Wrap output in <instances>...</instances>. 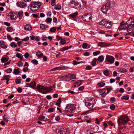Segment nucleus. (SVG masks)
<instances>
[{
	"label": "nucleus",
	"mask_w": 134,
	"mask_h": 134,
	"mask_svg": "<svg viewBox=\"0 0 134 134\" xmlns=\"http://www.w3.org/2000/svg\"><path fill=\"white\" fill-rule=\"evenodd\" d=\"M37 89L39 92L44 94L47 92H51L53 91V88L52 87H44L40 85L37 86Z\"/></svg>",
	"instance_id": "nucleus-1"
},
{
	"label": "nucleus",
	"mask_w": 134,
	"mask_h": 134,
	"mask_svg": "<svg viewBox=\"0 0 134 134\" xmlns=\"http://www.w3.org/2000/svg\"><path fill=\"white\" fill-rule=\"evenodd\" d=\"M41 4L40 2H31L30 4V9L31 11H35L40 8Z\"/></svg>",
	"instance_id": "nucleus-2"
},
{
	"label": "nucleus",
	"mask_w": 134,
	"mask_h": 134,
	"mask_svg": "<svg viewBox=\"0 0 134 134\" xmlns=\"http://www.w3.org/2000/svg\"><path fill=\"white\" fill-rule=\"evenodd\" d=\"M129 121L128 116L125 115H124L121 116L120 118L118 120V125L120 126L125 125Z\"/></svg>",
	"instance_id": "nucleus-3"
},
{
	"label": "nucleus",
	"mask_w": 134,
	"mask_h": 134,
	"mask_svg": "<svg viewBox=\"0 0 134 134\" xmlns=\"http://www.w3.org/2000/svg\"><path fill=\"white\" fill-rule=\"evenodd\" d=\"M70 5L76 9H80L81 7V2L75 0H72L70 2Z\"/></svg>",
	"instance_id": "nucleus-4"
},
{
	"label": "nucleus",
	"mask_w": 134,
	"mask_h": 134,
	"mask_svg": "<svg viewBox=\"0 0 134 134\" xmlns=\"http://www.w3.org/2000/svg\"><path fill=\"white\" fill-rule=\"evenodd\" d=\"M75 109V107L74 104H68L66 105L65 111L68 113H72L74 112Z\"/></svg>",
	"instance_id": "nucleus-5"
},
{
	"label": "nucleus",
	"mask_w": 134,
	"mask_h": 134,
	"mask_svg": "<svg viewBox=\"0 0 134 134\" xmlns=\"http://www.w3.org/2000/svg\"><path fill=\"white\" fill-rule=\"evenodd\" d=\"M94 102V99L93 98H91L85 102V105L88 108L91 109L93 108Z\"/></svg>",
	"instance_id": "nucleus-6"
},
{
	"label": "nucleus",
	"mask_w": 134,
	"mask_h": 134,
	"mask_svg": "<svg viewBox=\"0 0 134 134\" xmlns=\"http://www.w3.org/2000/svg\"><path fill=\"white\" fill-rule=\"evenodd\" d=\"M114 58L111 55H107L105 57V62L106 64H111L114 62Z\"/></svg>",
	"instance_id": "nucleus-7"
},
{
	"label": "nucleus",
	"mask_w": 134,
	"mask_h": 134,
	"mask_svg": "<svg viewBox=\"0 0 134 134\" xmlns=\"http://www.w3.org/2000/svg\"><path fill=\"white\" fill-rule=\"evenodd\" d=\"M132 24H129L128 27L127 29V31L129 33L127 34V35L132 36V35H134V34H131V32H132L133 30H134V23L133 21L132 22H131Z\"/></svg>",
	"instance_id": "nucleus-8"
},
{
	"label": "nucleus",
	"mask_w": 134,
	"mask_h": 134,
	"mask_svg": "<svg viewBox=\"0 0 134 134\" xmlns=\"http://www.w3.org/2000/svg\"><path fill=\"white\" fill-rule=\"evenodd\" d=\"M132 20L131 18H130L129 20L128 21H127L126 23L123 24L121 26H120L119 27V30H123L124 29H127V27H128L129 25L128 24H130L131 22H132Z\"/></svg>",
	"instance_id": "nucleus-9"
},
{
	"label": "nucleus",
	"mask_w": 134,
	"mask_h": 134,
	"mask_svg": "<svg viewBox=\"0 0 134 134\" xmlns=\"http://www.w3.org/2000/svg\"><path fill=\"white\" fill-rule=\"evenodd\" d=\"M26 2L23 0H20V2H17L16 4L18 7L21 8H24L27 6Z\"/></svg>",
	"instance_id": "nucleus-10"
},
{
	"label": "nucleus",
	"mask_w": 134,
	"mask_h": 134,
	"mask_svg": "<svg viewBox=\"0 0 134 134\" xmlns=\"http://www.w3.org/2000/svg\"><path fill=\"white\" fill-rule=\"evenodd\" d=\"M91 18L90 14H87L83 15L82 17V19L84 21L88 22L91 19Z\"/></svg>",
	"instance_id": "nucleus-11"
},
{
	"label": "nucleus",
	"mask_w": 134,
	"mask_h": 134,
	"mask_svg": "<svg viewBox=\"0 0 134 134\" xmlns=\"http://www.w3.org/2000/svg\"><path fill=\"white\" fill-rule=\"evenodd\" d=\"M9 16L11 20H16L18 16V15L14 13H10Z\"/></svg>",
	"instance_id": "nucleus-12"
},
{
	"label": "nucleus",
	"mask_w": 134,
	"mask_h": 134,
	"mask_svg": "<svg viewBox=\"0 0 134 134\" xmlns=\"http://www.w3.org/2000/svg\"><path fill=\"white\" fill-rule=\"evenodd\" d=\"M91 129H92V131L94 133L96 132L97 131H98L99 129L98 127L94 123L92 124L91 125Z\"/></svg>",
	"instance_id": "nucleus-13"
},
{
	"label": "nucleus",
	"mask_w": 134,
	"mask_h": 134,
	"mask_svg": "<svg viewBox=\"0 0 134 134\" xmlns=\"http://www.w3.org/2000/svg\"><path fill=\"white\" fill-rule=\"evenodd\" d=\"M112 26V23L111 22L106 21L104 27L105 28L109 29Z\"/></svg>",
	"instance_id": "nucleus-14"
},
{
	"label": "nucleus",
	"mask_w": 134,
	"mask_h": 134,
	"mask_svg": "<svg viewBox=\"0 0 134 134\" xmlns=\"http://www.w3.org/2000/svg\"><path fill=\"white\" fill-rule=\"evenodd\" d=\"M109 9L105 5H103L101 8V10L104 13L106 14L107 11Z\"/></svg>",
	"instance_id": "nucleus-15"
},
{
	"label": "nucleus",
	"mask_w": 134,
	"mask_h": 134,
	"mask_svg": "<svg viewBox=\"0 0 134 134\" xmlns=\"http://www.w3.org/2000/svg\"><path fill=\"white\" fill-rule=\"evenodd\" d=\"M66 130L65 129L62 128L58 131L57 134H66Z\"/></svg>",
	"instance_id": "nucleus-16"
},
{
	"label": "nucleus",
	"mask_w": 134,
	"mask_h": 134,
	"mask_svg": "<svg viewBox=\"0 0 134 134\" xmlns=\"http://www.w3.org/2000/svg\"><path fill=\"white\" fill-rule=\"evenodd\" d=\"M31 26L29 24H26L24 27V30L26 31H30L32 30Z\"/></svg>",
	"instance_id": "nucleus-17"
},
{
	"label": "nucleus",
	"mask_w": 134,
	"mask_h": 134,
	"mask_svg": "<svg viewBox=\"0 0 134 134\" xmlns=\"http://www.w3.org/2000/svg\"><path fill=\"white\" fill-rule=\"evenodd\" d=\"M0 47L4 49H5L7 47V46L4 44V41L2 40L0 41Z\"/></svg>",
	"instance_id": "nucleus-18"
},
{
	"label": "nucleus",
	"mask_w": 134,
	"mask_h": 134,
	"mask_svg": "<svg viewBox=\"0 0 134 134\" xmlns=\"http://www.w3.org/2000/svg\"><path fill=\"white\" fill-rule=\"evenodd\" d=\"M20 70L19 68H15L14 69V72L13 73L15 75H17L20 72L19 70Z\"/></svg>",
	"instance_id": "nucleus-19"
},
{
	"label": "nucleus",
	"mask_w": 134,
	"mask_h": 134,
	"mask_svg": "<svg viewBox=\"0 0 134 134\" xmlns=\"http://www.w3.org/2000/svg\"><path fill=\"white\" fill-rule=\"evenodd\" d=\"M78 14V12H76L73 14H71L69 15V17H70L73 19L75 18L76 16Z\"/></svg>",
	"instance_id": "nucleus-20"
},
{
	"label": "nucleus",
	"mask_w": 134,
	"mask_h": 134,
	"mask_svg": "<svg viewBox=\"0 0 134 134\" xmlns=\"http://www.w3.org/2000/svg\"><path fill=\"white\" fill-rule=\"evenodd\" d=\"M36 83L35 82H31L29 84V86L33 89L35 88Z\"/></svg>",
	"instance_id": "nucleus-21"
},
{
	"label": "nucleus",
	"mask_w": 134,
	"mask_h": 134,
	"mask_svg": "<svg viewBox=\"0 0 134 134\" xmlns=\"http://www.w3.org/2000/svg\"><path fill=\"white\" fill-rule=\"evenodd\" d=\"M118 71L119 72H127V70L124 68H120L118 69Z\"/></svg>",
	"instance_id": "nucleus-22"
},
{
	"label": "nucleus",
	"mask_w": 134,
	"mask_h": 134,
	"mask_svg": "<svg viewBox=\"0 0 134 134\" xmlns=\"http://www.w3.org/2000/svg\"><path fill=\"white\" fill-rule=\"evenodd\" d=\"M23 13V12L22 11H19L18 12V15L19 16V20H20L22 19Z\"/></svg>",
	"instance_id": "nucleus-23"
},
{
	"label": "nucleus",
	"mask_w": 134,
	"mask_h": 134,
	"mask_svg": "<svg viewBox=\"0 0 134 134\" xmlns=\"http://www.w3.org/2000/svg\"><path fill=\"white\" fill-rule=\"evenodd\" d=\"M8 60V59L5 57H2L1 59V61L2 63H4L7 62Z\"/></svg>",
	"instance_id": "nucleus-24"
},
{
	"label": "nucleus",
	"mask_w": 134,
	"mask_h": 134,
	"mask_svg": "<svg viewBox=\"0 0 134 134\" xmlns=\"http://www.w3.org/2000/svg\"><path fill=\"white\" fill-rule=\"evenodd\" d=\"M104 58L103 56L100 55L98 58V60L100 62H102L104 60Z\"/></svg>",
	"instance_id": "nucleus-25"
},
{
	"label": "nucleus",
	"mask_w": 134,
	"mask_h": 134,
	"mask_svg": "<svg viewBox=\"0 0 134 134\" xmlns=\"http://www.w3.org/2000/svg\"><path fill=\"white\" fill-rule=\"evenodd\" d=\"M98 45L101 47L105 46H107V44L104 42H99L98 43Z\"/></svg>",
	"instance_id": "nucleus-26"
},
{
	"label": "nucleus",
	"mask_w": 134,
	"mask_h": 134,
	"mask_svg": "<svg viewBox=\"0 0 134 134\" xmlns=\"http://www.w3.org/2000/svg\"><path fill=\"white\" fill-rule=\"evenodd\" d=\"M21 54L17 53L16 54V56L18 58H20L21 60H22L23 59V57L22 56H21Z\"/></svg>",
	"instance_id": "nucleus-27"
},
{
	"label": "nucleus",
	"mask_w": 134,
	"mask_h": 134,
	"mask_svg": "<svg viewBox=\"0 0 134 134\" xmlns=\"http://www.w3.org/2000/svg\"><path fill=\"white\" fill-rule=\"evenodd\" d=\"M62 69V67H58L55 68H53L51 69V71H56L58 70H60Z\"/></svg>",
	"instance_id": "nucleus-28"
},
{
	"label": "nucleus",
	"mask_w": 134,
	"mask_h": 134,
	"mask_svg": "<svg viewBox=\"0 0 134 134\" xmlns=\"http://www.w3.org/2000/svg\"><path fill=\"white\" fill-rule=\"evenodd\" d=\"M92 129H91L89 130H87L86 131V134H92L94 133L92 131Z\"/></svg>",
	"instance_id": "nucleus-29"
},
{
	"label": "nucleus",
	"mask_w": 134,
	"mask_h": 134,
	"mask_svg": "<svg viewBox=\"0 0 134 134\" xmlns=\"http://www.w3.org/2000/svg\"><path fill=\"white\" fill-rule=\"evenodd\" d=\"M81 83V81H79L77 82H76V85H74L75 87H77L79 86L80 85Z\"/></svg>",
	"instance_id": "nucleus-30"
},
{
	"label": "nucleus",
	"mask_w": 134,
	"mask_h": 134,
	"mask_svg": "<svg viewBox=\"0 0 134 134\" xmlns=\"http://www.w3.org/2000/svg\"><path fill=\"white\" fill-rule=\"evenodd\" d=\"M56 30V27H54L51 28L50 29V31L51 32H54Z\"/></svg>",
	"instance_id": "nucleus-31"
},
{
	"label": "nucleus",
	"mask_w": 134,
	"mask_h": 134,
	"mask_svg": "<svg viewBox=\"0 0 134 134\" xmlns=\"http://www.w3.org/2000/svg\"><path fill=\"white\" fill-rule=\"evenodd\" d=\"M98 84L99 86L103 87L105 85V82L104 81H103L102 82L98 83Z\"/></svg>",
	"instance_id": "nucleus-32"
},
{
	"label": "nucleus",
	"mask_w": 134,
	"mask_h": 134,
	"mask_svg": "<svg viewBox=\"0 0 134 134\" xmlns=\"http://www.w3.org/2000/svg\"><path fill=\"white\" fill-rule=\"evenodd\" d=\"M21 79H19L17 78L15 80V82L16 84H19L21 82Z\"/></svg>",
	"instance_id": "nucleus-33"
},
{
	"label": "nucleus",
	"mask_w": 134,
	"mask_h": 134,
	"mask_svg": "<svg viewBox=\"0 0 134 134\" xmlns=\"http://www.w3.org/2000/svg\"><path fill=\"white\" fill-rule=\"evenodd\" d=\"M103 74H104L106 76H107L109 74V71L107 70H104L103 71Z\"/></svg>",
	"instance_id": "nucleus-34"
},
{
	"label": "nucleus",
	"mask_w": 134,
	"mask_h": 134,
	"mask_svg": "<svg viewBox=\"0 0 134 134\" xmlns=\"http://www.w3.org/2000/svg\"><path fill=\"white\" fill-rule=\"evenodd\" d=\"M76 79L75 76L74 74H72L71 76L70 79L72 81H74Z\"/></svg>",
	"instance_id": "nucleus-35"
},
{
	"label": "nucleus",
	"mask_w": 134,
	"mask_h": 134,
	"mask_svg": "<svg viewBox=\"0 0 134 134\" xmlns=\"http://www.w3.org/2000/svg\"><path fill=\"white\" fill-rule=\"evenodd\" d=\"M61 8V6L59 5H56L54 6V9H55L59 10Z\"/></svg>",
	"instance_id": "nucleus-36"
},
{
	"label": "nucleus",
	"mask_w": 134,
	"mask_h": 134,
	"mask_svg": "<svg viewBox=\"0 0 134 134\" xmlns=\"http://www.w3.org/2000/svg\"><path fill=\"white\" fill-rule=\"evenodd\" d=\"M129 98V97L128 96H122L121 98V99H125L126 100H128Z\"/></svg>",
	"instance_id": "nucleus-37"
},
{
	"label": "nucleus",
	"mask_w": 134,
	"mask_h": 134,
	"mask_svg": "<svg viewBox=\"0 0 134 134\" xmlns=\"http://www.w3.org/2000/svg\"><path fill=\"white\" fill-rule=\"evenodd\" d=\"M52 21V19L51 18H48L46 19V21L47 23H50Z\"/></svg>",
	"instance_id": "nucleus-38"
},
{
	"label": "nucleus",
	"mask_w": 134,
	"mask_h": 134,
	"mask_svg": "<svg viewBox=\"0 0 134 134\" xmlns=\"http://www.w3.org/2000/svg\"><path fill=\"white\" fill-rule=\"evenodd\" d=\"M31 62L34 65H37L38 64V62L36 59H34L31 61Z\"/></svg>",
	"instance_id": "nucleus-39"
},
{
	"label": "nucleus",
	"mask_w": 134,
	"mask_h": 134,
	"mask_svg": "<svg viewBox=\"0 0 134 134\" xmlns=\"http://www.w3.org/2000/svg\"><path fill=\"white\" fill-rule=\"evenodd\" d=\"M105 23H106L105 21H104L103 20H102L99 23V24L100 25H102L104 27L105 24Z\"/></svg>",
	"instance_id": "nucleus-40"
},
{
	"label": "nucleus",
	"mask_w": 134,
	"mask_h": 134,
	"mask_svg": "<svg viewBox=\"0 0 134 134\" xmlns=\"http://www.w3.org/2000/svg\"><path fill=\"white\" fill-rule=\"evenodd\" d=\"M96 59H94L92 62L91 65L93 66H95L96 64Z\"/></svg>",
	"instance_id": "nucleus-41"
},
{
	"label": "nucleus",
	"mask_w": 134,
	"mask_h": 134,
	"mask_svg": "<svg viewBox=\"0 0 134 134\" xmlns=\"http://www.w3.org/2000/svg\"><path fill=\"white\" fill-rule=\"evenodd\" d=\"M6 30L8 32H11L13 31V29L11 27H9L7 28Z\"/></svg>",
	"instance_id": "nucleus-42"
},
{
	"label": "nucleus",
	"mask_w": 134,
	"mask_h": 134,
	"mask_svg": "<svg viewBox=\"0 0 134 134\" xmlns=\"http://www.w3.org/2000/svg\"><path fill=\"white\" fill-rule=\"evenodd\" d=\"M12 68H9L5 70V72L7 73H10L12 71Z\"/></svg>",
	"instance_id": "nucleus-43"
},
{
	"label": "nucleus",
	"mask_w": 134,
	"mask_h": 134,
	"mask_svg": "<svg viewBox=\"0 0 134 134\" xmlns=\"http://www.w3.org/2000/svg\"><path fill=\"white\" fill-rule=\"evenodd\" d=\"M105 92L104 89L100 90L99 91V94L100 95H103Z\"/></svg>",
	"instance_id": "nucleus-44"
},
{
	"label": "nucleus",
	"mask_w": 134,
	"mask_h": 134,
	"mask_svg": "<svg viewBox=\"0 0 134 134\" xmlns=\"http://www.w3.org/2000/svg\"><path fill=\"white\" fill-rule=\"evenodd\" d=\"M10 46L12 47H16L17 46V45L15 44L14 42H12L11 43Z\"/></svg>",
	"instance_id": "nucleus-45"
},
{
	"label": "nucleus",
	"mask_w": 134,
	"mask_h": 134,
	"mask_svg": "<svg viewBox=\"0 0 134 134\" xmlns=\"http://www.w3.org/2000/svg\"><path fill=\"white\" fill-rule=\"evenodd\" d=\"M110 1H108V2L106 3V4L104 5L106 6H107V7H109V8H110Z\"/></svg>",
	"instance_id": "nucleus-46"
},
{
	"label": "nucleus",
	"mask_w": 134,
	"mask_h": 134,
	"mask_svg": "<svg viewBox=\"0 0 134 134\" xmlns=\"http://www.w3.org/2000/svg\"><path fill=\"white\" fill-rule=\"evenodd\" d=\"M23 63L21 61H20L18 63V64L17 65L19 67H21L23 66Z\"/></svg>",
	"instance_id": "nucleus-47"
},
{
	"label": "nucleus",
	"mask_w": 134,
	"mask_h": 134,
	"mask_svg": "<svg viewBox=\"0 0 134 134\" xmlns=\"http://www.w3.org/2000/svg\"><path fill=\"white\" fill-rule=\"evenodd\" d=\"M87 44L86 43H84L82 45V47L84 48H87Z\"/></svg>",
	"instance_id": "nucleus-48"
},
{
	"label": "nucleus",
	"mask_w": 134,
	"mask_h": 134,
	"mask_svg": "<svg viewBox=\"0 0 134 134\" xmlns=\"http://www.w3.org/2000/svg\"><path fill=\"white\" fill-rule=\"evenodd\" d=\"M38 119L41 121H44L45 119V116H40Z\"/></svg>",
	"instance_id": "nucleus-49"
},
{
	"label": "nucleus",
	"mask_w": 134,
	"mask_h": 134,
	"mask_svg": "<svg viewBox=\"0 0 134 134\" xmlns=\"http://www.w3.org/2000/svg\"><path fill=\"white\" fill-rule=\"evenodd\" d=\"M57 102L58 104V107H60V104L61 103V99L60 98H59L57 100Z\"/></svg>",
	"instance_id": "nucleus-50"
},
{
	"label": "nucleus",
	"mask_w": 134,
	"mask_h": 134,
	"mask_svg": "<svg viewBox=\"0 0 134 134\" xmlns=\"http://www.w3.org/2000/svg\"><path fill=\"white\" fill-rule=\"evenodd\" d=\"M73 62V64L74 65H77V64H80V63H81L82 62H77L76 60H74Z\"/></svg>",
	"instance_id": "nucleus-51"
},
{
	"label": "nucleus",
	"mask_w": 134,
	"mask_h": 134,
	"mask_svg": "<svg viewBox=\"0 0 134 134\" xmlns=\"http://www.w3.org/2000/svg\"><path fill=\"white\" fill-rule=\"evenodd\" d=\"M110 108L111 110H114L115 108V105L113 104H111L110 106Z\"/></svg>",
	"instance_id": "nucleus-52"
},
{
	"label": "nucleus",
	"mask_w": 134,
	"mask_h": 134,
	"mask_svg": "<svg viewBox=\"0 0 134 134\" xmlns=\"http://www.w3.org/2000/svg\"><path fill=\"white\" fill-rule=\"evenodd\" d=\"M100 51H97L96 52H93V55L94 56H96L98 54L100 53Z\"/></svg>",
	"instance_id": "nucleus-53"
},
{
	"label": "nucleus",
	"mask_w": 134,
	"mask_h": 134,
	"mask_svg": "<svg viewBox=\"0 0 134 134\" xmlns=\"http://www.w3.org/2000/svg\"><path fill=\"white\" fill-rule=\"evenodd\" d=\"M65 41H66L64 39H61L60 41V42L63 45L65 43Z\"/></svg>",
	"instance_id": "nucleus-54"
},
{
	"label": "nucleus",
	"mask_w": 134,
	"mask_h": 134,
	"mask_svg": "<svg viewBox=\"0 0 134 134\" xmlns=\"http://www.w3.org/2000/svg\"><path fill=\"white\" fill-rule=\"evenodd\" d=\"M24 56L26 59L29 56V54L27 53H25L24 55Z\"/></svg>",
	"instance_id": "nucleus-55"
},
{
	"label": "nucleus",
	"mask_w": 134,
	"mask_h": 134,
	"mask_svg": "<svg viewBox=\"0 0 134 134\" xmlns=\"http://www.w3.org/2000/svg\"><path fill=\"white\" fill-rule=\"evenodd\" d=\"M29 39V37H26L25 38H24V39H22L21 40L22 41H26L28 40Z\"/></svg>",
	"instance_id": "nucleus-56"
},
{
	"label": "nucleus",
	"mask_w": 134,
	"mask_h": 134,
	"mask_svg": "<svg viewBox=\"0 0 134 134\" xmlns=\"http://www.w3.org/2000/svg\"><path fill=\"white\" fill-rule=\"evenodd\" d=\"M29 69L27 67H25L23 69V71L24 72H26L28 71Z\"/></svg>",
	"instance_id": "nucleus-57"
},
{
	"label": "nucleus",
	"mask_w": 134,
	"mask_h": 134,
	"mask_svg": "<svg viewBox=\"0 0 134 134\" xmlns=\"http://www.w3.org/2000/svg\"><path fill=\"white\" fill-rule=\"evenodd\" d=\"M56 38L57 39V41H59L60 40L62 39V37H60V36H58L57 35L56 36Z\"/></svg>",
	"instance_id": "nucleus-58"
},
{
	"label": "nucleus",
	"mask_w": 134,
	"mask_h": 134,
	"mask_svg": "<svg viewBox=\"0 0 134 134\" xmlns=\"http://www.w3.org/2000/svg\"><path fill=\"white\" fill-rule=\"evenodd\" d=\"M55 0H51V5L52 6H53L55 5Z\"/></svg>",
	"instance_id": "nucleus-59"
},
{
	"label": "nucleus",
	"mask_w": 134,
	"mask_h": 134,
	"mask_svg": "<svg viewBox=\"0 0 134 134\" xmlns=\"http://www.w3.org/2000/svg\"><path fill=\"white\" fill-rule=\"evenodd\" d=\"M48 112H53L54 111V109L53 108H49L48 109Z\"/></svg>",
	"instance_id": "nucleus-60"
},
{
	"label": "nucleus",
	"mask_w": 134,
	"mask_h": 134,
	"mask_svg": "<svg viewBox=\"0 0 134 134\" xmlns=\"http://www.w3.org/2000/svg\"><path fill=\"white\" fill-rule=\"evenodd\" d=\"M112 88L111 87H110L108 88H107V93H108L109 92L112 90Z\"/></svg>",
	"instance_id": "nucleus-61"
},
{
	"label": "nucleus",
	"mask_w": 134,
	"mask_h": 134,
	"mask_svg": "<svg viewBox=\"0 0 134 134\" xmlns=\"http://www.w3.org/2000/svg\"><path fill=\"white\" fill-rule=\"evenodd\" d=\"M4 24L5 25L8 26H10V24L9 23H8L7 22H4Z\"/></svg>",
	"instance_id": "nucleus-62"
},
{
	"label": "nucleus",
	"mask_w": 134,
	"mask_h": 134,
	"mask_svg": "<svg viewBox=\"0 0 134 134\" xmlns=\"http://www.w3.org/2000/svg\"><path fill=\"white\" fill-rule=\"evenodd\" d=\"M69 48L68 46L65 47L63 48L62 51H64L66 50H67L69 49Z\"/></svg>",
	"instance_id": "nucleus-63"
},
{
	"label": "nucleus",
	"mask_w": 134,
	"mask_h": 134,
	"mask_svg": "<svg viewBox=\"0 0 134 134\" xmlns=\"http://www.w3.org/2000/svg\"><path fill=\"white\" fill-rule=\"evenodd\" d=\"M129 71L131 72H132L134 71V67H132L129 69Z\"/></svg>",
	"instance_id": "nucleus-64"
}]
</instances>
